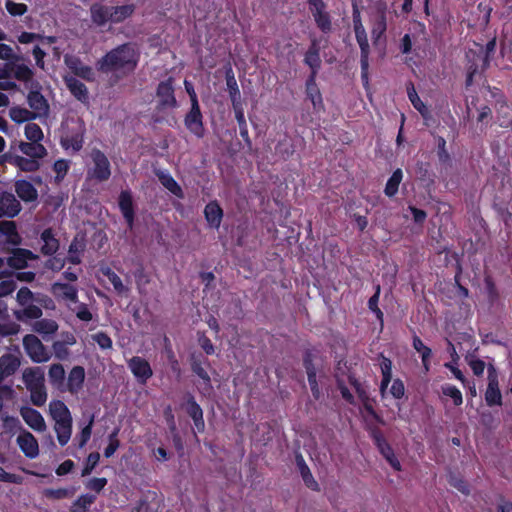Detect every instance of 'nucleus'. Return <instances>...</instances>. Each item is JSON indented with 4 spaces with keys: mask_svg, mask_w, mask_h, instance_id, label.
<instances>
[{
    "mask_svg": "<svg viewBox=\"0 0 512 512\" xmlns=\"http://www.w3.org/2000/svg\"><path fill=\"white\" fill-rule=\"evenodd\" d=\"M30 400L33 405L41 407L47 401V391L46 387L43 386L41 388L30 390Z\"/></svg>",
    "mask_w": 512,
    "mask_h": 512,
    "instance_id": "obj_64",
    "label": "nucleus"
},
{
    "mask_svg": "<svg viewBox=\"0 0 512 512\" xmlns=\"http://www.w3.org/2000/svg\"><path fill=\"white\" fill-rule=\"evenodd\" d=\"M13 75L18 81L24 82L26 88H29L32 83L38 82L33 79L34 71L26 64H17L13 70Z\"/></svg>",
    "mask_w": 512,
    "mask_h": 512,
    "instance_id": "obj_39",
    "label": "nucleus"
},
{
    "mask_svg": "<svg viewBox=\"0 0 512 512\" xmlns=\"http://www.w3.org/2000/svg\"><path fill=\"white\" fill-rule=\"evenodd\" d=\"M118 207L125 220L127 227L132 230L135 225L136 212L132 192L122 190L118 196Z\"/></svg>",
    "mask_w": 512,
    "mask_h": 512,
    "instance_id": "obj_12",
    "label": "nucleus"
},
{
    "mask_svg": "<svg viewBox=\"0 0 512 512\" xmlns=\"http://www.w3.org/2000/svg\"><path fill=\"white\" fill-rule=\"evenodd\" d=\"M233 111L235 114V119L239 126L240 136L243 139V141L245 142V144L248 147H251L252 141L249 137L248 126H247L245 115H244V108L236 109Z\"/></svg>",
    "mask_w": 512,
    "mask_h": 512,
    "instance_id": "obj_44",
    "label": "nucleus"
},
{
    "mask_svg": "<svg viewBox=\"0 0 512 512\" xmlns=\"http://www.w3.org/2000/svg\"><path fill=\"white\" fill-rule=\"evenodd\" d=\"M484 285L488 302L493 305L499 299V292L493 278L490 275L484 277Z\"/></svg>",
    "mask_w": 512,
    "mask_h": 512,
    "instance_id": "obj_54",
    "label": "nucleus"
},
{
    "mask_svg": "<svg viewBox=\"0 0 512 512\" xmlns=\"http://www.w3.org/2000/svg\"><path fill=\"white\" fill-rule=\"evenodd\" d=\"M91 20L97 26H104L111 22L110 6L94 3L90 7Z\"/></svg>",
    "mask_w": 512,
    "mask_h": 512,
    "instance_id": "obj_37",
    "label": "nucleus"
},
{
    "mask_svg": "<svg viewBox=\"0 0 512 512\" xmlns=\"http://www.w3.org/2000/svg\"><path fill=\"white\" fill-rule=\"evenodd\" d=\"M22 378L28 391L45 386L44 371L41 367L25 369Z\"/></svg>",
    "mask_w": 512,
    "mask_h": 512,
    "instance_id": "obj_21",
    "label": "nucleus"
},
{
    "mask_svg": "<svg viewBox=\"0 0 512 512\" xmlns=\"http://www.w3.org/2000/svg\"><path fill=\"white\" fill-rule=\"evenodd\" d=\"M127 366L136 381L141 385H146L153 376V370L150 363L141 356H133L127 361Z\"/></svg>",
    "mask_w": 512,
    "mask_h": 512,
    "instance_id": "obj_10",
    "label": "nucleus"
},
{
    "mask_svg": "<svg viewBox=\"0 0 512 512\" xmlns=\"http://www.w3.org/2000/svg\"><path fill=\"white\" fill-rule=\"evenodd\" d=\"M65 63L67 67L74 73V75L86 80V81H93L95 78V74L93 72V69L85 65L80 58L76 56L72 57H65Z\"/></svg>",
    "mask_w": 512,
    "mask_h": 512,
    "instance_id": "obj_19",
    "label": "nucleus"
},
{
    "mask_svg": "<svg viewBox=\"0 0 512 512\" xmlns=\"http://www.w3.org/2000/svg\"><path fill=\"white\" fill-rule=\"evenodd\" d=\"M15 192L17 196L26 203L34 202L38 198L37 189L27 180H18L15 183Z\"/></svg>",
    "mask_w": 512,
    "mask_h": 512,
    "instance_id": "obj_31",
    "label": "nucleus"
},
{
    "mask_svg": "<svg viewBox=\"0 0 512 512\" xmlns=\"http://www.w3.org/2000/svg\"><path fill=\"white\" fill-rule=\"evenodd\" d=\"M363 419L365 423V429L367 430L369 437L372 439L379 453L395 471H400V461L396 457L394 450L389 443L392 431L388 424L385 422L384 418Z\"/></svg>",
    "mask_w": 512,
    "mask_h": 512,
    "instance_id": "obj_2",
    "label": "nucleus"
},
{
    "mask_svg": "<svg viewBox=\"0 0 512 512\" xmlns=\"http://www.w3.org/2000/svg\"><path fill=\"white\" fill-rule=\"evenodd\" d=\"M99 460L100 454L98 452H91L86 458V462L81 471V476L86 477L90 475L92 471L95 469V467L98 465Z\"/></svg>",
    "mask_w": 512,
    "mask_h": 512,
    "instance_id": "obj_59",
    "label": "nucleus"
},
{
    "mask_svg": "<svg viewBox=\"0 0 512 512\" xmlns=\"http://www.w3.org/2000/svg\"><path fill=\"white\" fill-rule=\"evenodd\" d=\"M85 380V370L82 366H74L68 375L67 380V389L70 393L76 394L78 393L82 387Z\"/></svg>",
    "mask_w": 512,
    "mask_h": 512,
    "instance_id": "obj_32",
    "label": "nucleus"
},
{
    "mask_svg": "<svg viewBox=\"0 0 512 512\" xmlns=\"http://www.w3.org/2000/svg\"><path fill=\"white\" fill-rule=\"evenodd\" d=\"M25 137L32 142H41L43 139V131L36 123H27L24 130Z\"/></svg>",
    "mask_w": 512,
    "mask_h": 512,
    "instance_id": "obj_53",
    "label": "nucleus"
},
{
    "mask_svg": "<svg viewBox=\"0 0 512 512\" xmlns=\"http://www.w3.org/2000/svg\"><path fill=\"white\" fill-rule=\"evenodd\" d=\"M34 254L27 249L16 248L12 255L7 258V264L14 269L20 270L27 267V261L33 259Z\"/></svg>",
    "mask_w": 512,
    "mask_h": 512,
    "instance_id": "obj_29",
    "label": "nucleus"
},
{
    "mask_svg": "<svg viewBox=\"0 0 512 512\" xmlns=\"http://www.w3.org/2000/svg\"><path fill=\"white\" fill-rule=\"evenodd\" d=\"M379 366L382 373V380L380 384V392L383 397L387 394L388 386L392 379V361L384 356L382 353L378 356ZM405 388L400 379H395L388 391L395 399H400L404 396Z\"/></svg>",
    "mask_w": 512,
    "mask_h": 512,
    "instance_id": "obj_5",
    "label": "nucleus"
},
{
    "mask_svg": "<svg viewBox=\"0 0 512 512\" xmlns=\"http://www.w3.org/2000/svg\"><path fill=\"white\" fill-rule=\"evenodd\" d=\"M165 353L167 357V361L169 363L171 371L177 376H181V367L180 363L170 345V342L167 337H165Z\"/></svg>",
    "mask_w": 512,
    "mask_h": 512,
    "instance_id": "obj_49",
    "label": "nucleus"
},
{
    "mask_svg": "<svg viewBox=\"0 0 512 512\" xmlns=\"http://www.w3.org/2000/svg\"><path fill=\"white\" fill-rule=\"evenodd\" d=\"M51 292L56 298L78 303V289L72 284L55 282L51 286Z\"/></svg>",
    "mask_w": 512,
    "mask_h": 512,
    "instance_id": "obj_24",
    "label": "nucleus"
},
{
    "mask_svg": "<svg viewBox=\"0 0 512 512\" xmlns=\"http://www.w3.org/2000/svg\"><path fill=\"white\" fill-rule=\"evenodd\" d=\"M386 9V3L379 2L377 4V13L372 19L371 37L376 47L385 44L384 36L387 30Z\"/></svg>",
    "mask_w": 512,
    "mask_h": 512,
    "instance_id": "obj_8",
    "label": "nucleus"
},
{
    "mask_svg": "<svg viewBox=\"0 0 512 512\" xmlns=\"http://www.w3.org/2000/svg\"><path fill=\"white\" fill-rule=\"evenodd\" d=\"M296 465L298 467L299 473L303 479L304 484L307 488L311 489L312 491L319 492L320 486L318 482L314 479L310 468L306 464L303 456L300 453H297L295 456Z\"/></svg>",
    "mask_w": 512,
    "mask_h": 512,
    "instance_id": "obj_26",
    "label": "nucleus"
},
{
    "mask_svg": "<svg viewBox=\"0 0 512 512\" xmlns=\"http://www.w3.org/2000/svg\"><path fill=\"white\" fill-rule=\"evenodd\" d=\"M92 160L94 166L91 176L100 182L108 180L111 176V167L107 156L101 150H94Z\"/></svg>",
    "mask_w": 512,
    "mask_h": 512,
    "instance_id": "obj_15",
    "label": "nucleus"
},
{
    "mask_svg": "<svg viewBox=\"0 0 512 512\" xmlns=\"http://www.w3.org/2000/svg\"><path fill=\"white\" fill-rule=\"evenodd\" d=\"M402 178H403V172L401 169H396L392 175L390 176V178L388 179L387 183H386V186H385V189H384V193L386 196L388 197H393L394 195H396V193L398 192V189H399V185L402 181Z\"/></svg>",
    "mask_w": 512,
    "mask_h": 512,
    "instance_id": "obj_46",
    "label": "nucleus"
},
{
    "mask_svg": "<svg viewBox=\"0 0 512 512\" xmlns=\"http://www.w3.org/2000/svg\"><path fill=\"white\" fill-rule=\"evenodd\" d=\"M9 116L12 121L16 123H23L36 119L37 113L20 106H14L10 108Z\"/></svg>",
    "mask_w": 512,
    "mask_h": 512,
    "instance_id": "obj_41",
    "label": "nucleus"
},
{
    "mask_svg": "<svg viewBox=\"0 0 512 512\" xmlns=\"http://www.w3.org/2000/svg\"><path fill=\"white\" fill-rule=\"evenodd\" d=\"M185 127L196 137L202 138L205 134V128L203 124V115L200 109V105L193 103L189 112L184 118Z\"/></svg>",
    "mask_w": 512,
    "mask_h": 512,
    "instance_id": "obj_13",
    "label": "nucleus"
},
{
    "mask_svg": "<svg viewBox=\"0 0 512 512\" xmlns=\"http://www.w3.org/2000/svg\"><path fill=\"white\" fill-rule=\"evenodd\" d=\"M49 416H70V411L61 400H52L49 403Z\"/></svg>",
    "mask_w": 512,
    "mask_h": 512,
    "instance_id": "obj_56",
    "label": "nucleus"
},
{
    "mask_svg": "<svg viewBox=\"0 0 512 512\" xmlns=\"http://www.w3.org/2000/svg\"><path fill=\"white\" fill-rule=\"evenodd\" d=\"M40 239L43 242L40 252L45 256L54 255L60 246L59 240L55 237L52 228H46L42 231Z\"/></svg>",
    "mask_w": 512,
    "mask_h": 512,
    "instance_id": "obj_27",
    "label": "nucleus"
},
{
    "mask_svg": "<svg viewBox=\"0 0 512 512\" xmlns=\"http://www.w3.org/2000/svg\"><path fill=\"white\" fill-rule=\"evenodd\" d=\"M304 63L310 68V75L317 76L321 68V58L319 53L306 52Z\"/></svg>",
    "mask_w": 512,
    "mask_h": 512,
    "instance_id": "obj_52",
    "label": "nucleus"
},
{
    "mask_svg": "<svg viewBox=\"0 0 512 512\" xmlns=\"http://www.w3.org/2000/svg\"><path fill=\"white\" fill-rule=\"evenodd\" d=\"M158 180L171 194L179 199H183L185 197L184 191L182 187L178 184V182L173 178V176L164 171H158L156 173Z\"/></svg>",
    "mask_w": 512,
    "mask_h": 512,
    "instance_id": "obj_33",
    "label": "nucleus"
},
{
    "mask_svg": "<svg viewBox=\"0 0 512 512\" xmlns=\"http://www.w3.org/2000/svg\"><path fill=\"white\" fill-rule=\"evenodd\" d=\"M22 310H18L14 312V315L17 320L19 321H25V320H38L41 318L43 312L42 309L39 306H36L32 303L27 304L26 306H22Z\"/></svg>",
    "mask_w": 512,
    "mask_h": 512,
    "instance_id": "obj_40",
    "label": "nucleus"
},
{
    "mask_svg": "<svg viewBox=\"0 0 512 512\" xmlns=\"http://www.w3.org/2000/svg\"><path fill=\"white\" fill-rule=\"evenodd\" d=\"M275 151L276 154L281 156L284 160H287L294 154L295 147L291 139L285 136L284 139L278 141L275 147Z\"/></svg>",
    "mask_w": 512,
    "mask_h": 512,
    "instance_id": "obj_48",
    "label": "nucleus"
},
{
    "mask_svg": "<svg viewBox=\"0 0 512 512\" xmlns=\"http://www.w3.org/2000/svg\"><path fill=\"white\" fill-rule=\"evenodd\" d=\"M19 150L29 158L43 159L47 156V149L40 142H19Z\"/></svg>",
    "mask_w": 512,
    "mask_h": 512,
    "instance_id": "obj_34",
    "label": "nucleus"
},
{
    "mask_svg": "<svg viewBox=\"0 0 512 512\" xmlns=\"http://www.w3.org/2000/svg\"><path fill=\"white\" fill-rule=\"evenodd\" d=\"M118 433H119V429L115 428L109 435V443H108L107 447L104 449V456L106 458L112 457L114 455V453L116 452V450L120 446V442L118 439Z\"/></svg>",
    "mask_w": 512,
    "mask_h": 512,
    "instance_id": "obj_58",
    "label": "nucleus"
},
{
    "mask_svg": "<svg viewBox=\"0 0 512 512\" xmlns=\"http://www.w3.org/2000/svg\"><path fill=\"white\" fill-rule=\"evenodd\" d=\"M1 217L13 218L21 211V204L12 193L4 192L0 195Z\"/></svg>",
    "mask_w": 512,
    "mask_h": 512,
    "instance_id": "obj_22",
    "label": "nucleus"
},
{
    "mask_svg": "<svg viewBox=\"0 0 512 512\" xmlns=\"http://www.w3.org/2000/svg\"><path fill=\"white\" fill-rule=\"evenodd\" d=\"M95 500L96 496L93 494H82L72 503L70 512H89Z\"/></svg>",
    "mask_w": 512,
    "mask_h": 512,
    "instance_id": "obj_42",
    "label": "nucleus"
},
{
    "mask_svg": "<svg viewBox=\"0 0 512 512\" xmlns=\"http://www.w3.org/2000/svg\"><path fill=\"white\" fill-rule=\"evenodd\" d=\"M348 382L355 390L356 396L353 395L342 379L338 377L336 379L337 388L342 399L347 404L357 407L362 416L364 412H367L368 416H378L374 410V399L369 396L363 384L355 377L354 374H348Z\"/></svg>",
    "mask_w": 512,
    "mask_h": 512,
    "instance_id": "obj_3",
    "label": "nucleus"
},
{
    "mask_svg": "<svg viewBox=\"0 0 512 512\" xmlns=\"http://www.w3.org/2000/svg\"><path fill=\"white\" fill-rule=\"evenodd\" d=\"M140 52L133 42H126L108 51L96 63L101 73H113L117 79L127 77L135 71Z\"/></svg>",
    "mask_w": 512,
    "mask_h": 512,
    "instance_id": "obj_1",
    "label": "nucleus"
},
{
    "mask_svg": "<svg viewBox=\"0 0 512 512\" xmlns=\"http://www.w3.org/2000/svg\"><path fill=\"white\" fill-rule=\"evenodd\" d=\"M91 338L95 343H97V345L102 350H107V349L112 348V344H113L112 339L106 332L99 331L95 334H92Z\"/></svg>",
    "mask_w": 512,
    "mask_h": 512,
    "instance_id": "obj_63",
    "label": "nucleus"
},
{
    "mask_svg": "<svg viewBox=\"0 0 512 512\" xmlns=\"http://www.w3.org/2000/svg\"><path fill=\"white\" fill-rule=\"evenodd\" d=\"M353 28L355 38L360 48V67H361V80L364 86L369 82V54L370 46L367 38L366 30L363 26L361 14L358 6L353 5L352 11Z\"/></svg>",
    "mask_w": 512,
    "mask_h": 512,
    "instance_id": "obj_4",
    "label": "nucleus"
},
{
    "mask_svg": "<svg viewBox=\"0 0 512 512\" xmlns=\"http://www.w3.org/2000/svg\"><path fill=\"white\" fill-rule=\"evenodd\" d=\"M484 398L489 407L502 405V393L499 388V373L493 363L487 364V387Z\"/></svg>",
    "mask_w": 512,
    "mask_h": 512,
    "instance_id": "obj_7",
    "label": "nucleus"
},
{
    "mask_svg": "<svg viewBox=\"0 0 512 512\" xmlns=\"http://www.w3.org/2000/svg\"><path fill=\"white\" fill-rule=\"evenodd\" d=\"M33 330L42 335H51L58 330V324L52 319H38L33 324Z\"/></svg>",
    "mask_w": 512,
    "mask_h": 512,
    "instance_id": "obj_45",
    "label": "nucleus"
},
{
    "mask_svg": "<svg viewBox=\"0 0 512 512\" xmlns=\"http://www.w3.org/2000/svg\"><path fill=\"white\" fill-rule=\"evenodd\" d=\"M225 80L233 110L243 108L241 93L231 67L225 72Z\"/></svg>",
    "mask_w": 512,
    "mask_h": 512,
    "instance_id": "obj_18",
    "label": "nucleus"
},
{
    "mask_svg": "<svg viewBox=\"0 0 512 512\" xmlns=\"http://www.w3.org/2000/svg\"><path fill=\"white\" fill-rule=\"evenodd\" d=\"M307 3L314 21L327 12V4L324 0H307Z\"/></svg>",
    "mask_w": 512,
    "mask_h": 512,
    "instance_id": "obj_57",
    "label": "nucleus"
},
{
    "mask_svg": "<svg viewBox=\"0 0 512 512\" xmlns=\"http://www.w3.org/2000/svg\"><path fill=\"white\" fill-rule=\"evenodd\" d=\"M207 362V359L202 354H192L190 358L191 370L200 379L203 380L204 384L211 388V379L208 372L204 369L203 364Z\"/></svg>",
    "mask_w": 512,
    "mask_h": 512,
    "instance_id": "obj_36",
    "label": "nucleus"
},
{
    "mask_svg": "<svg viewBox=\"0 0 512 512\" xmlns=\"http://www.w3.org/2000/svg\"><path fill=\"white\" fill-rule=\"evenodd\" d=\"M316 77L309 75L306 80V96L312 102L314 109L323 107V99L321 92L316 83Z\"/></svg>",
    "mask_w": 512,
    "mask_h": 512,
    "instance_id": "obj_35",
    "label": "nucleus"
},
{
    "mask_svg": "<svg viewBox=\"0 0 512 512\" xmlns=\"http://www.w3.org/2000/svg\"><path fill=\"white\" fill-rule=\"evenodd\" d=\"M204 216L213 229H218L223 219V209L216 200L210 201L204 208Z\"/></svg>",
    "mask_w": 512,
    "mask_h": 512,
    "instance_id": "obj_25",
    "label": "nucleus"
},
{
    "mask_svg": "<svg viewBox=\"0 0 512 512\" xmlns=\"http://www.w3.org/2000/svg\"><path fill=\"white\" fill-rule=\"evenodd\" d=\"M181 408L188 416H203L200 405L196 402L195 397L191 393H186L181 403Z\"/></svg>",
    "mask_w": 512,
    "mask_h": 512,
    "instance_id": "obj_43",
    "label": "nucleus"
},
{
    "mask_svg": "<svg viewBox=\"0 0 512 512\" xmlns=\"http://www.w3.org/2000/svg\"><path fill=\"white\" fill-rule=\"evenodd\" d=\"M85 125L83 122L77 123L75 127L69 128L61 139V145L64 149H72L78 152L84 144Z\"/></svg>",
    "mask_w": 512,
    "mask_h": 512,
    "instance_id": "obj_11",
    "label": "nucleus"
},
{
    "mask_svg": "<svg viewBox=\"0 0 512 512\" xmlns=\"http://www.w3.org/2000/svg\"><path fill=\"white\" fill-rule=\"evenodd\" d=\"M64 82L70 93L81 103H88L89 92L86 85L74 76L64 77Z\"/></svg>",
    "mask_w": 512,
    "mask_h": 512,
    "instance_id": "obj_23",
    "label": "nucleus"
},
{
    "mask_svg": "<svg viewBox=\"0 0 512 512\" xmlns=\"http://www.w3.org/2000/svg\"><path fill=\"white\" fill-rule=\"evenodd\" d=\"M16 442L27 458L34 459L39 455L38 441L29 431L23 430L18 435Z\"/></svg>",
    "mask_w": 512,
    "mask_h": 512,
    "instance_id": "obj_16",
    "label": "nucleus"
},
{
    "mask_svg": "<svg viewBox=\"0 0 512 512\" xmlns=\"http://www.w3.org/2000/svg\"><path fill=\"white\" fill-rule=\"evenodd\" d=\"M55 420L54 429L57 434V440L61 446L68 443L72 432L73 418H53Z\"/></svg>",
    "mask_w": 512,
    "mask_h": 512,
    "instance_id": "obj_30",
    "label": "nucleus"
},
{
    "mask_svg": "<svg viewBox=\"0 0 512 512\" xmlns=\"http://www.w3.org/2000/svg\"><path fill=\"white\" fill-rule=\"evenodd\" d=\"M157 110L174 109L178 106L175 97L174 78L172 76L160 81L156 88Z\"/></svg>",
    "mask_w": 512,
    "mask_h": 512,
    "instance_id": "obj_6",
    "label": "nucleus"
},
{
    "mask_svg": "<svg viewBox=\"0 0 512 512\" xmlns=\"http://www.w3.org/2000/svg\"><path fill=\"white\" fill-rule=\"evenodd\" d=\"M69 161L65 159H58L53 164V170L56 172L55 181L60 183L68 173Z\"/></svg>",
    "mask_w": 512,
    "mask_h": 512,
    "instance_id": "obj_60",
    "label": "nucleus"
},
{
    "mask_svg": "<svg viewBox=\"0 0 512 512\" xmlns=\"http://www.w3.org/2000/svg\"><path fill=\"white\" fill-rule=\"evenodd\" d=\"M418 113L423 118V124L434 134L435 130L440 126V114L438 111L428 107L418 97Z\"/></svg>",
    "mask_w": 512,
    "mask_h": 512,
    "instance_id": "obj_20",
    "label": "nucleus"
},
{
    "mask_svg": "<svg viewBox=\"0 0 512 512\" xmlns=\"http://www.w3.org/2000/svg\"><path fill=\"white\" fill-rule=\"evenodd\" d=\"M49 381L52 385L60 386L65 379V370L62 364H53L48 371Z\"/></svg>",
    "mask_w": 512,
    "mask_h": 512,
    "instance_id": "obj_50",
    "label": "nucleus"
},
{
    "mask_svg": "<svg viewBox=\"0 0 512 512\" xmlns=\"http://www.w3.org/2000/svg\"><path fill=\"white\" fill-rule=\"evenodd\" d=\"M5 8L11 16H22L28 11V6L24 3H17L13 0H6Z\"/></svg>",
    "mask_w": 512,
    "mask_h": 512,
    "instance_id": "obj_62",
    "label": "nucleus"
},
{
    "mask_svg": "<svg viewBox=\"0 0 512 512\" xmlns=\"http://www.w3.org/2000/svg\"><path fill=\"white\" fill-rule=\"evenodd\" d=\"M95 418H88V422H83L81 432L76 436L75 440L80 448L84 447L89 441L92 433V426Z\"/></svg>",
    "mask_w": 512,
    "mask_h": 512,
    "instance_id": "obj_51",
    "label": "nucleus"
},
{
    "mask_svg": "<svg viewBox=\"0 0 512 512\" xmlns=\"http://www.w3.org/2000/svg\"><path fill=\"white\" fill-rule=\"evenodd\" d=\"M42 495L50 500H61L71 496V492L67 488H46L42 491Z\"/></svg>",
    "mask_w": 512,
    "mask_h": 512,
    "instance_id": "obj_55",
    "label": "nucleus"
},
{
    "mask_svg": "<svg viewBox=\"0 0 512 512\" xmlns=\"http://www.w3.org/2000/svg\"><path fill=\"white\" fill-rule=\"evenodd\" d=\"M442 393L445 396L450 397L453 400V403L455 405L462 404V401H463L462 393L455 385H452V384L443 385Z\"/></svg>",
    "mask_w": 512,
    "mask_h": 512,
    "instance_id": "obj_61",
    "label": "nucleus"
},
{
    "mask_svg": "<svg viewBox=\"0 0 512 512\" xmlns=\"http://www.w3.org/2000/svg\"><path fill=\"white\" fill-rule=\"evenodd\" d=\"M20 366V360L17 356L6 353L0 357V382L13 375Z\"/></svg>",
    "mask_w": 512,
    "mask_h": 512,
    "instance_id": "obj_28",
    "label": "nucleus"
},
{
    "mask_svg": "<svg viewBox=\"0 0 512 512\" xmlns=\"http://www.w3.org/2000/svg\"><path fill=\"white\" fill-rule=\"evenodd\" d=\"M134 4L110 6L111 23L119 24L130 18L135 12Z\"/></svg>",
    "mask_w": 512,
    "mask_h": 512,
    "instance_id": "obj_38",
    "label": "nucleus"
},
{
    "mask_svg": "<svg viewBox=\"0 0 512 512\" xmlns=\"http://www.w3.org/2000/svg\"><path fill=\"white\" fill-rule=\"evenodd\" d=\"M7 162L17 167L23 172H36L40 169V161L35 158H26L20 155L12 154L8 152L4 155Z\"/></svg>",
    "mask_w": 512,
    "mask_h": 512,
    "instance_id": "obj_17",
    "label": "nucleus"
},
{
    "mask_svg": "<svg viewBox=\"0 0 512 512\" xmlns=\"http://www.w3.org/2000/svg\"><path fill=\"white\" fill-rule=\"evenodd\" d=\"M448 483L453 488L457 489L464 495H469L470 489L468 482L458 473L453 471H449L448 473Z\"/></svg>",
    "mask_w": 512,
    "mask_h": 512,
    "instance_id": "obj_47",
    "label": "nucleus"
},
{
    "mask_svg": "<svg viewBox=\"0 0 512 512\" xmlns=\"http://www.w3.org/2000/svg\"><path fill=\"white\" fill-rule=\"evenodd\" d=\"M29 93L27 95V103L33 112L38 115H46L49 110V104L46 98L41 93V85L39 82H34L29 86Z\"/></svg>",
    "mask_w": 512,
    "mask_h": 512,
    "instance_id": "obj_14",
    "label": "nucleus"
},
{
    "mask_svg": "<svg viewBox=\"0 0 512 512\" xmlns=\"http://www.w3.org/2000/svg\"><path fill=\"white\" fill-rule=\"evenodd\" d=\"M23 347L26 354L35 363L47 362L50 359V354L40 339L33 335L27 334L23 337Z\"/></svg>",
    "mask_w": 512,
    "mask_h": 512,
    "instance_id": "obj_9",
    "label": "nucleus"
}]
</instances>
